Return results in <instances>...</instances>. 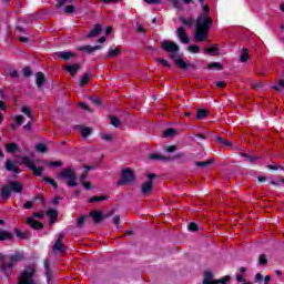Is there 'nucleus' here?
<instances>
[{
  "label": "nucleus",
  "instance_id": "nucleus-1",
  "mask_svg": "<svg viewBox=\"0 0 284 284\" xmlns=\"http://www.w3.org/2000/svg\"><path fill=\"white\" fill-rule=\"evenodd\" d=\"M199 3L202 6V12L195 21L194 41L203 43L207 41L210 28L214 26V20L210 17V4L205 3V0H199Z\"/></svg>",
  "mask_w": 284,
  "mask_h": 284
},
{
  "label": "nucleus",
  "instance_id": "nucleus-2",
  "mask_svg": "<svg viewBox=\"0 0 284 284\" xmlns=\"http://www.w3.org/2000/svg\"><path fill=\"white\" fill-rule=\"evenodd\" d=\"M161 48L164 50V52L169 53V59L174 61L175 65H178L180 70H194V68H196V65L187 64L184 60L181 59V54H179L180 47L176 44V42L164 40L161 42Z\"/></svg>",
  "mask_w": 284,
  "mask_h": 284
},
{
  "label": "nucleus",
  "instance_id": "nucleus-3",
  "mask_svg": "<svg viewBox=\"0 0 284 284\" xmlns=\"http://www.w3.org/2000/svg\"><path fill=\"white\" fill-rule=\"evenodd\" d=\"M23 192V183L21 181H10L8 184L2 186L0 196L2 199H10L13 194H21Z\"/></svg>",
  "mask_w": 284,
  "mask_h": 284
},
{
  "label": "nucleus",
  "instance_id": "nucleus-4",
  "mask_svg": "<svg viewBox=\"0 0 284 284\" xmlns=\"http://www.w3.org/2000/svg\"><path fill=\"white\" fill-rule=\"evenodd\" d=\"M23 254L21 252H16L14 255H11L10 262L2 261L0 265V272L7 276V278H10V274H12V270L14 268V265L19 261H23Z\"/></svg>",
  "mask_w": 284,
  "mask_h": 284
},
{
  "label": "nucleus",
  "instance_id": "nucleus-5",
  "mask_svg": "<svg viewBox=\"0 0 284 284\" xmlns=\"http://www.w3.org/2000/svg\"><path fill=\"white\" fill-rule=\"evenodd\" d=\"M58 179H60V181H64V183H67L69 187H77V185H79V183H77V180L79 178L77 176V172L72 168L63 169L58 174Z\"/></svg>",
  "mask_w": 284,
  "mask_h": 284
},
{
  "label": "nucleus",
  "instance_id": "nucleus-6",
  "mask_svg": "<svg viewBox=\"0 0 284 284\" xmlns=\"http://www.w3.org/2000/svg\"><path fill=\"white\" fill-rule=\"evenodd\" d=\"M136 178L134 176V171L131 169H123L121 173V179L118 181V185H125L128 183H134Z\"/></svg>",
  "mask_w": 284,
  "mask_h": 284
},
{
  "label": "nucleus",
  "instance_id": "nucleus-7",
  "mask_svg": "<svg viewBox=\"0 0 284 284\" xmlns=\"http://www.w3.org/2000/svg\"><path fill=\"white\" fill-rule=\"evenodd\" d=\"M21 163L23 165H27L29 168V170H31V172H33L34 176H41V174H43V166H38L34 165V163L32 162V160H30V158L28 156H23L21 159Z\"/></svg>",
  "mask_w": 284,
  "mask_h": 284
},
{
  "label": "nucleus",
  "instance_id": "nucleus-8",
  "mask_svg": "<svg viewBox=\"0 0 284 284\" xmlns=\"http://www.w3.org/2000/svg\"><path fill=\"white\" fill-rule=\"evenodd\" d=\"M34 274H37V268L33 266H27L24 271H22L20 275V281H24L27 283H34Z\"/></svg>",
  "mask_w": 284,
  "mask_h": 284
},
{
  "label": "nucleus",
  "instance_id": "nucleus-9",
  "mask_svg": "<svg viewBox=\"0 0 284 284\" xmlns=\"http://www.w3.org/2000/svg\"><path fill=\"white\" fill-rule=\"evenodd\" d=\"M74 57H77V53L72 51H58L53 53V59H62L63 61H70Z\"/></svg>",
  "mask_w": 284,
  "mask_h": 284
},
{
  "label": "nucleus",
  "instance_id": "nucleus-10",
  "mask_svg": "<svg viewBox=\"0 0 284 284\" xmlns=\"http://www.w3.org/2000/svg\"><path fill=\"white\" fill-rule=\"evenodd\" d=\"M4 170H7V172H12L13 174H21V168L17 165V162H13L10 159L6 161Z\"/></svg>",
  "mask_w": 284,
  "mask_h": 284
},
{
  "label": "nucleus",
  "instance_id": "nucleus-11",
  "mask_svg": "<svg viewBox=\"0 0 284 284\" xmlns=\"http://www.w3.org/2000/svg\"><path fill=\"white\" fill-rule=\"evenodd\" d=\"M89 216L93 219V222L99 225V223H102V221H105L108 219V215H103L100 211H91L89 213Z\"/></svg>",
  "mask_w": 284,
  "mask_h": 284
},
{
  "label": "nucleus",
  "instance_id": "nucleus-12",
  "mask_svg": "<svg viewBox=\"0 0 284 284\" xmlns=\"http://www.w3.org/2000/svg\"><path fill=\"white\" fill-rule=\"evenodd\" d=\"M27 225H30L32 230H43V223L33 217H27Z\"/></svg>",
  "mask_w": 284,
  "mask_h": 284
},
{
  "label": "nucleus",
  "instance_id": "nucleus-13",
  "mask_svg": "<svg viewBox=\"0 0 284 284\" xmlns=\"http://www.w3.org/2000/svg\"><path fill=\"white\" fill-rule=\"evenodd\" d=\"M47 216H49L50 219L49 225H54V223H57V219H59V211L54 209H49L47 211Z\"/></svg>",
  "mask_w": 284,
  "mask_h": 284
},
{
  "label": "nucleus",
  "instance_id": "nucleus-14",
  "mask_svg": "<svg viewBox=\"0 0 284 284\" xmlns=\"http://www.w3.org/2000/svg\"><path fill=\"white\" fill-rule=\"evenodd\" d=\"M202 284H216V280H214V273H212V271H204Z\"/></svg>",
  "mask_w": 284,
  "mask_h": 284
},
{
  "label": "nucleus",
  "instance_id": "nucleus-15",
  "mask_svg": "<svg viewBox=\"0 0 284 284\" xmlns=\"http://www.w3.org/2000/svg\"><path fill=\"white\" fill-rule=\"evenodd\" d=\"M215 143L220 145V148H234V143L230 140H225V138L217 136L215 138Z\"/></svg>",
  "mask_w": 284,
  "mask_h": 284
},
{
  "label": "nucleus",
  "instance_id": "nucleus-16",
  "mask_svg": "<svg viewBox=\"0 0 284 284\" xmlns=\"http://www.w3.org/2000/svg\"><path fill=\"white\" fill-rule=\"evenodd\" d=\"M67 72H70L71 77H77V72L81 70V64L75 63V64H68L63 68Z\"/></svg>",
  "mask_w": 284,
  "mask_h": 284
},
{
  "label": "nucleus",
  "instance_id": "nucleus-17",
  "mask_svg": "<svg viewBox=\"0 0 284 284\" xmlns=\"http://www.w3.org/2000/svg\"><path fill=\"white\" fill-rule=\"evenodd\" d=\"M178 38L184 44L190 43V37H187V34L185 33V28H183V27L178 28Z\"/></svg>",
  "mask_w": 284,
  "mask_h": 284
},
{
  "label": "nucleus",
  "instance_id": "nucleus-18",
  "mask_svg": "<svg viewBox=\"0 0 284 284\" xmlns=\"http://www.w3.org/2000/svg\"><path fill=\"white\" fill-rule=\"evenodd\" d=\"M154 187L153 181H146L142 184L141 192L143 196H146V194H150L152 192V189Z\"/></svg>",
  "mask_w": 284,
  "mask_h": 284
},
{
  "label": "nucleus",
  "instance_id": "nucleus-19",
  "mask_svg": "<svg viewBox=\"0 0 284 284\" xmlns=\"http://www.w3.org/2000/svg\"><path fill=\"white\" fill-rule=\"evenodd\" d=\"M102 27L100 23L94 24L93 29L87 34V39H94V37H99L101 34Z\"/></svg>",
  "mask_w": 284,
  "mask_h": 284
},
{
  "label": "nucleus",
  "instance_id": "nucleus-20",
  "mask_svg": "<svg viewBox=\"0 0 284 284\" xmlns=\"http://www.w3.org/2000/svg\"><path fill=\"white\" fill-rule=\"evenodd\" d=\"M103 47L101 45H83L78 48L80 52H88V54H92V52H97V50H101Z\"/></svg>",
  "mask_w": 284,
  "mask_h": 284
},
{
  "label": "nucleus",
  "instance_id": "nucleus-21",
  "mask_svg": "<svg viewBox=\"0 0 284 284\" xmlns=\"http://www.w3.org/2000/svg\"><path fill=\"white\" fill-rule=\"evenodd\" d=\"M149 159H151V161H174V159H172L170 156L161 155L159 153H151L149 155Z\"/></svg>",
  "mask_w": 284,
  "mask_h": 284
},
{
  "label": "nucleus",
  "instance_id": "nucleus-22",
  "mask_svg": "<svg viewBox=\"0 0 284 284\" xmlns=\"http://www.w3.org/2000/svg\"><path fill=\"white\" fill-rule=\"evenodd\" d=\"M4 148L9 154H17V152H19V144L14 142L6 144Z\"/></svg>",
  "mask_w": 284,
  "mask_h": 284
},
{
  "label": "nucleus",
  "instance_id": "nucleus-23",
  "mask_svg": "<svg viewBox=\"0 0 284 284\" xmlns=\"http://www.w3.org/2000/svg\"><path fill=\"white\" fill-rule=\"evenodd\" d=\"M14 239V234L10 233L7 230H0V241H12Z\"/></svg>",
  "mask_w": 284,
  "mask_h": 284
},
{
  "label": "nucleus",
  "instance_id": "nucleus-24",
  "mask_svg": "<svg viewBox=\"0 0 284 284\" xmlns=\"http://www.w3.org/2000/svg\"><path fill=\"white\" fill-rule=\"evenodd\" d=\"M36 83L39 89L43 88V84L45 83V74H43V72H38L36 74Z\"/></svg>",
  "mask_w": 284,
  "mask_h": 284
},
{
  "label": "nucleus",
  "instance_id": "nucleus-25",
  "mask_svg": "<svg viewBox=\"0 0 284 284\" xmlns=\"http://www.w3.org/2000/svg\"><path fill=\"white\" fill-rule=\"evenodd\" d=\"M216 160L214 158H211L207 161L203 162H195V168H210Z\"/></svg>",
  "mask_w": 284,
  "mask_h": 284
},
{
  "label": "nucleus",
  "instance_id": "nucleus-26",
  "mask_svg": "<svg viewBox=\"0 0 284 284\" xmlns=\"http://www.w3.org/2000/svg\"><path fill=\"white\" fill-rule=\"evenodd\" d=\"M92 79V73H84L82 75V79L80 80V87L85 88L88 83H90V80Z\"/></svg>",
  "mask_w": 284,
  "mask_h": 284
},
{
  "label": "nucleus",
  "instance_id": "nucleus-27",
  "mask_svg": "<svg viewBox=\"0 0 284 284\" xmlns=\"http://www.w3.org/2000/svg\"><path fill=\"white\" fill-rule=\"evenodd\" d=\"M240 156L246 159L247 163H256V161H258V158L243 152H240Z\"/></svg>",
  "mask_w": 284,
  "mask_h": 284
},
{
  "label": "nucleus",
  "instance_id": "nucleus-28",
  "mask_svg": "<svg viewBox=\"0 0 284 284\" xmlns=\"http://www.w3.org/2000/svg\"><path fill=\"white\" fill-rule=\"evenodd\" d=\"M119 54H121V49H119V48H115V49L110 48L108 55H105V59H114V57H119Z\"/></svg>",
  "mask_w": 284,
  "mask_h": 284
},
{
  "label": "nucleus",
  "instance_id": "nucleus-29",
  "mask_svg": "<svg viewBox=\"0 0 284 284\" xmlns=\"http://www.w3.org/2000/svg\"><path fill=\"white\" fill-rule=\"evenodd\" d=\"M225 67H223V64L221 62H212L207 64V70H224Z\"/></svg>",
  "mask_w": 284,
  "mask_h": 284
},
{
  "label": "nucleus",
  "instance_id": "nucleus-30",
  "mask_svg": "<svg viewBox=\"0 0 284 284\" xmlns=\"http://www.w3.org/2000/svg\"><path fill=\"white\" fill-rule=\"evenodd\" d=\"M103 201H108V195H94L92 197L89 199V203H101Z\"/></svg>",
  "mask_w": 284,
  "mask_h": 284
},
{
  "label": "nucleus",
  "instance_id": "nucleus-31",
  "mask_svg": "<svg viewBox=\"0 0 284 284\" xmlns=\"http://www.w3.org/2000/svg\"><path fill=\"white\" fill-rule=\"evenodd\" d=\"M42 180L44 183H49V185H52L53 190H59V183L54 181L52 178L43 176Z\"/></svg>",
  "mask_w": 284,
  "mask_h": 284
},
{
  "label": "nucleus",
  "instance_id": "nucleus-32",
  "mask_svg": "<svg viewBox=\"0 0 284 284\" xmlns=\"http://www.w3.org/2000/svg\"><path fill=\"white\" fill-rule=\"evenodd\" d=\"M247 59H250V51L247 50V48H243L242 54L240 55V61L242 63H246Z\"/></svg>",
  "mask_w": 284,
  "mask_h": 284
},
{
  "label": "nucleus",
  "instance_id": "nucleus-33",
  "mask_svg": "<svg viewBox=\"0 0 284 284\" xmlns=\"http://www.w3.org/2000/svg\"><path fill=\"white\" fill-rule=\"evenodd\" d=\"M204 52L211 54V57H216L219 54V48L216 47V44H213L211 48L204 49Z\"/></svg>",
  "mask_w": 284,
  "mask_h": 284
},
{
  "label": "nucleus",
  "instance_id": "nucleus-34",
  "mask_svg": "<svg viewBox=\"0 0 284 284\" xmlns=\"http://www.w3.org/2000/svg\"><path fill=\"white\" fill-rule=\"evenodd\" d=\"M53 252H65V245H63V242H55L53 245Z\"/></svg>",
  "mask_w": 284,
  "mask_h": 284
},
{
  "label": "nucleus",
  "instance_id": "nucleus-35",
  "mask_svg": "<svg viewBox=\"0 0 284 284\" xmlns=\"http://www.w3.org/2000/svg\"><path fill=\"white\" fill-rule=\"evenodd\" d=\"M178 132L173 128H169L163 132V136L170 138V136H176Z\"/></svg>",
  "mask_w": 284,
  "mask_h": 284
},
{
  "label": "nucleus",
  "instance_id": "nucleus-36",
  "mask_svg": "<svg viewBox=\"0 0 284 284\" xmlns=\"http://www.w3.org/2000/svg\"><path fill=\"white\" fill-rule=\"evenodd\" d=\"M81 134H82L83 139H88V136H90V134H92V129L90 126H82Z\"/></svg>",
  "mask_w": 284,
  "mask_h": 284
},
{
  "label": "nucleus",
  "instance_id": "nucleus-37",
  "mask_svg": "<svg viewBox=\"0 0 284 284\" xmlns=\"http://www.w3.org/2000/svg\"><path fill=\"white\" fill-rule=\"evenodd\" d=\"M21 112L26 114V116H28L29 119L34 120V115L32 114V110H30V108L24 105L21 108Z\"/></svg>",
  "mask_w": 284,
  "mask_h": 284
},
{
  "label": "nucleus",
  "instance_id": "nucleus-38",
  "mask_svg": "<svg viewBox=\"0 0 284 284\" xmlns=\"http://www.w3.org/2000/svg\"><path fill=\"white\" fill-rule=\"evenodd\" d=\"M207 116V110L205 109H199L196 113L197 121H201V119H205Z\"/></svg>",
  "mask_w": 284,
  "mask_h": 284
},
{
  "label": "nucleus",
  "instance_id": "nucleus-39",
  "mask_svg": "<svg viewBox=\"0 0 284 284\" xmlns=\"http://www.w3.org/2000/svg\"><path fill=\"white\" fill-rule=\"evenodd\" d=\"M180 21L181 23H183V26H194V18H184V17H180Z\"/></svg>",
  "mask_w": 284,
  "mask_h": 284
},
{
  "label": "nucleus",
  "instance_id": "nucleus-40",
  "mask_svg": "<svg viewBox=\"0 0 284 284\" xmlns=\"http://www.w3.org/2000/svg\"><path fill=\"white\" fill-rule=\"evenodd\" d=\"M273 90H275V92H283L284 90V80L281 79L277 84L273 85Z\"/></svg>",
  "mask_w": 284,
  "mask_h": 284
},
{
  "label": "nucleus",
  "instance_id": "nucleus-41",
  "mask_svg": "<svg viewBox=\"0 0 284 284\" xmlns=\"http://www.w3.org/2000/svg\"><path fill=\"white\" fill-rule=\"evenodd\" d=\"M37 152H41V154H45L48 152V146L43 143H39L36 145Z\"/></svg>",
  "mask_w": 284,
  "mask_h": 284
},
{
  "label": "nucleus",
  "instance_id": "nucleus-42",
  "mask_svg": "<svg viewBox=\"0 0 284 284\" xmlns=\"http://www.w3.org/2000/svg\"><path fill=\"white\" fill-rule=\"evenodd\" d=\"M47 165H49V168H62L63 162L58 160V161H50L47 162Z\"/></svg>",
  "mask_w": 284,
  "mask_h": 284
},
{
  "label": "nucleus",
  "instance_id": "nucleus-43",
  "mask_svg": "<svg viewBox=\"0 0 284 284\" xmlns=\"http://www.w3.org/2000/svg\"><path fill=\"white\" fill-rule=\"evenodd\" d=\"M170 3L175 8L176 10L183 9V3H181V0H170Z\"/></svg>",
  "mask_w": 284,
  "mask_h": 284
},
{
  "label": "nucleus",
  "instance_id": "nucleus-44",
  "mask_svg": "<svg viewBox=\"0 0 284 284\" xmlns=\"http://www.w3.org/2000/svg\"><path fill=\"white\" fill-rule=\"evenodd\" d=\"M16 236L21 239V241H26V239H28V233H23L21 230L16 229Z\"/></svg>",
  "mask_w": 284,
  "mask_h": 284
},
{
  "label": "nucleus",
  "instance_id": "nucleus-45",
  "mask_svg": "<svg viewBox=\"0 0 284 284\" xmlns=\"http://www.w3.org/2000/svg\"><path fill=\"white\" fill-rule=\"evenodd\" d=\"M91 103H93V105H98V108H100V105H102L101 102V98L93 95L90 98Z\"/></svg>",
  "mask_w": 284,
  "mask_h": 284
},
{
  "label": "nucleus",
  "instance_id": "nucleus-46",
  "mask_svg": "<svg viewBox=\"0 0 284 284\" xmlns=\"http://www.w3.org/2000/svg\"><path fill=\"white\" fill-rule=\"evenodd\" d=\"M111 125H113V128H119V125L121 124V120H119V118L111 115Z\"/></svg>",
  "mask_w": 284,
  "mask_h": 284
},
{
  "label": "nucleus",
  "instance_id": "nucleus-47",
  "mask_svg": "<svg viewBox=\"0 0 284 284\" xmlns=\"http://www.w3.org/2000/svg\"><path fill=\"white\" fill-rule=\"evenodd\" d=\"M189 52H192L193 54H199L201 52V48L196 44L190 45Z\"/></svg>",
  "mask_w": 284,
  "mask_h": 284
},
{
  "label": "nucleus",
  "instance_id": "nucleus-48",
  "mask_svg": "<svg viewBox=\"0 0 284 284\" xmlns=\"http://www.w3.org/2000/svg\"><path fill=\"white\" fill-rule=\"evenodd\" d=\"M156 61H159V63H161V65H164V68H172V64L163 58H156Z\"/></svg>",
  "mask_w": 284,
  "mask_h": 284
},
{
  "label": "nucleus",
  "instance_id": "nucleus-49",
  "mask_svg": "<svg viewBox=\"0 0 284 284\" xmlns=\"http://www.w3.org/2000/svg\"><path fill=\"white\" fill-rule=\"evenodd\" d=\"M74 10H77V7L74 6H67L64 7V14H73Z\"/></svg>",
  "mask_w": 284,
  "mask_h": 284
},
{
  "label": "nucleus",
  "instance_id": "nucleus-50",
  "mask_svg": "<svg viewBox=\"0 0 284 284\" xmlns=\"http://www.w3.org/2000/svg\"><path fill=\"white\" fill-rule=\"evenodd\" d=\"M258 263H260V265L265 267V265H267V256H265V254H261L258 257Z\"/></svg>",
  "mask_w": 284,
  "mask_h": 284
},
{
  "label": "nucleus",
  "instance_id": "nucleus-51",
  "mask_svg": "<svg viewBox=\"0 0 284 284\" xmlns=\"http://www.w3.org/2000/svg\"><path fill=\"white\" fill-rule=\"evenodd\" d=\"M136 33L138 34H144V36H146L148 34V30H145L144 28H143V24H136Z\"/></svg>",
  "mask_w": 284,
  "mask_h": 284
},
{
  "label": "nucleus",
  "instance_id": "nucleus-52",
  "mask_svg": "<svg viewBox=\"0 0 284 284\" xmlns=\"http://www.w3.org/2000/svg\"><path fill=\"white\" fill-rule=\"evenodd\" d=\"M112 223L115 225V227H121V216L120 215H115L112 220Z\"/></svg>",
  "mask_w": 284,
  "mask_h": 284
},
{
  "label": "nucleus",
  "instance_id": "nucleus-53",
  "mask_svg": "<svg viewBox=\"0 0 284 284\" xmlns=\"http://www.w3.org/2000/svg\"><path fill=\"white\" fill-rule=\"evenodd\" d=\"M230 278H231L230 276H224L220 280H215V283L216 284H227V283H230Z\"/></svg>",
  "mask_w": 284,
  "mask_h": 284
},
{
  "label": "nucleus",
  "instance_id": "nucleus-54",
  "mask_svg": "<svg viewBox=\"0 0 284 284\" xmlns=\"http://www.w3.org/2000/svg\"><path fill=\"white\" fill-rule=\"evenodd\" d=\"M72 1L74 0H59V2L55 4V8H63V6H65V3H72Z\"/></svg>",
  "mask_w": 284,
  "mask_h": 284
},
{
  "label": "nucleus",
  "instance_id": "nucleus-55",
  "mask_svg": "<svg viewBox=\"0 0 284 284\" xmlns=\"http://www.w3.org/2000/svg\"><path fill=\"white\" fill-rule=\"evenodd\" d=\"M189 230H190V232H199V224L194 223V222H191L189 224Z\"/></svg>",
  "mask_w": 284,
  "mask_h": 284
},
{
  "label": "nucleus",
  "instance_id": "nucleus-56",
  "mask_svg": "<svg viewBox=\"0 0 284 284\" xmlns=\"http://www.w3.org/2000/svg\"><path fill=\"white\" fill-rule=\"evenodd\" d=\"M14 121L18 125H23V121H26V118L23 115H16Z\"/></svg>",
  "mask_w": 284,
  "mask_h": 284
},
{
  "label": "nucleus",
  "instance_id": "nucleus-57",
  "mask_svg": "<svg viewBox=\"0 0 284 284\" xmlns=\"http://www.w3.org/2000/svg\"><path fill=\"white\" fill-rule=\"evenodd\" d=\"M83 223H85V216L81 215L77 221V225L83 227Z\"/></svg>",
  "mask_w": 284,
  "mask_h": 284
},
{
  "label": "nucleus",
  "instance_id": "nucleus-58",
  "mask_svg": "<svg viewBox=\"0 0 284 284\" xmlns=\"http://www.w3.org/2000/svg\"><path fill=\"white\" fill-rule=\"evenodd\" d=\"M267 168H268V170H272V171H274V172H276V170H278V168H280V170H283V166H280L278 164H270V165H267Z\"/></svg>",
  "mask_w": 284,
  "mask_h": 284
},
{
  "label": "nucleus",
  "instance_id": "nucleus-59",
  "mask_svg": "<svg viewBox=\"0 0 284 284\" xmlns=\"http://www.w3.org/2000/svg\"><path fill=\"white\" fill-rule=\"evenodd\" d=\"M23 74L24 77H32V69H30V67H26L23 69Z\"/></svg>",
  "mask_w": 284,
  "mask_h": 284
},
{
  "label": "nucleus",
  "instance_id": "nucleus-60",
  "mask_svg": "<svg viewBox=\"0 0 284 284\" xmlns=\"http://www.w3.org/2000/svg\"><path fill=\"white\" fill-rule=\"evenodd\" d=\"M88 180V171H83V173L80 175V182L83 183Z\"/></svg>",
  "mask_w": 284,
  "mask_h": 284
},
{
  "label": "nucleus",
  "instance_id": "nucleus-61",
  "mask_svg": "<svg viewBox=\"0 0 284 284\" xmlns=\"http://www.w3.org/2000/svg\"><path fill=\"white\" fill-rule=\"evenodd\" d=\"M82 185L84 187V190H92V182H82Z\"/></svg>",
  "mask_w": 284,
  "mask_h": 284
},
{
  "label": "nucleus",
  "instance_id": "nucleus-62",
  "mask_svg": "<svg viewBox=\"0 0 284 284\" xmlns=\"http://www.w3.org/2000/svg\"><path fill=\"white\" fill-rule=\"evenodd\" d=\"M45 277H47L48 283H50V281H52V270L45 271Z\"/></svg>",
  "mask_w": 284,
  "mask_h": 284
},
{
  "label": "nucleus",
  "instance_id": "nucleus-63",
  "mask_svg": "<svg viewBox=\"0 0 284 284\" xmlns=\"http://www.w3.org/2000/svg\"><path fill=\"white\" fill-rule=\"evenodd\" d=\"M33 216L36 219H44L45 217V214L43 212H36L33 213Z\"/></svg>",
  "mask_w": 284,
  "mask_h": 284
},
{
  "label": "nucleus",
  "instance_id": "nucleus-64",
  "mask_svg": "<svg viewBox=\"0 0 284 284\" xmlns=\"http://www.w3.org/2000/svg\"><path fill=\"white\" fill-rule=\"evenodd\" d=\"M165 151L169 152V153L176 152V145H170V146L166 148Z\"/></svg>",
  "mask_w": 284,
  "mask_h": 284
}]
</instances>
